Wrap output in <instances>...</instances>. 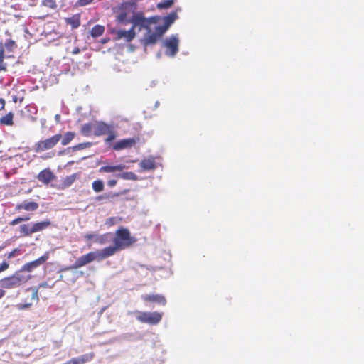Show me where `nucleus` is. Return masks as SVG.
Listing matches in <instances>:
<instances>
[{"instance_id": "7ed1b4c3", "label": "nucleus", "mask_w": 364, "mask_h": 364, "mask_svg": "<svg viewBox=\"0 0 364 364\" xmlns=\"http://www.w3.org/2000/svg\"><path fill=\"white\" fill-rule=\"evenodd\" d=\"M136 319L143 323H147L151 326L157 325L160 323L163 317L162 312H148V311H136Z\"/></svg>"}, {"instance_id": "2f4dec72", "label": "nucleus", "mask_w": 364, "mask_h": 364, "mask_svg": "<svg viewBox=\"0 0 364 364\" xmlns=\"http://www.w3.org/2000/svg\"><path fill=\"white\" fill-rule=\"evenodd\" d=\"M92 146V143L90 142H85V143H81V144H78L75 146H73L72 147V149L73 151H78V150H82V149H87V148H89Z\"/></svg>"}, {"instance_id": "b1692460", "label": "nucleus", "mask_w": 364, "mask_h": 364, "mask_svg": "<svg viewBox=\"0 0 364 364\" xmlns=\"http://www.w3.org/2000/svg\"><path fill=\"white\" fill-rule=\"evenodd\" d=\"M81 133L86 136L92 134L94 135V124L87 123L83 124L81 127Z\"/></svg>"}, {"instance_id": "37998d69", "label": "nucleus", "mask_w": 364, "mask_h": 364, "mask_svg": "<svg viewBox=\"0 0 364 364\" xmlns=\"http://www.w3.org/2000/svg\"><path fill=\"white\" fill-rule=\"evenodd\" d=\"M117 181L115 179H110L107 181V186L109 187H114L117 185Z\"/></svg>"}, {"instance_id": "a18cd8bd", "label": "nucleus", "mask_w": 364, "mask_h": 364, "mask_svg": "<svg viewBox=\"0 0 364 364\" xmlns=\"http://www.w3.org/2000/svg\"><path fill=\"white\" fill-rule=\"evenodd\" d=\"M5 104H6L5 100L3 98H0V111L4 109Z\"/></svg>"}, {"instance_id": "6e6552de", "label": "nucleus", "mask_w": 364, "mask_h": 364, "mask_svg": "<svg viewBox=\"0 0 364 364\" xmlns=\"http://www.w3.org/2000/svg\"><path fill=\"white\" fill-rule=\"evenodd\" d=\"M140 140L139 136H134L132 138L123 139L116 142L112 148L115 151H120L125 149H129L136 145Z\"/></svg>"}, {"instance_id": "423d86ee", "label": "nucleus", "mask_w": 364, "mask_h": 364, "mask_svg": "<svg viewBox=\"0 0 364 364\" xmlns=\"http://www.w3.org/2000/svg\"><path fill=\"white\" fill-rule=\"evenodd\" d=\"M136 9V4L134 2H124L121 6V11L117 16V21L124 24L127 25L130 23L131 18H128L127 10H134Z\"/></svg>"}, {"instance_id": "c9c22d12", "label": "nucleus", "mask_w": 364, "mask_h": 364, "mask_svg": "<svg viewBox=\"0 0 364 364\" xmlns=\"http://www.w3.org/2000/svg\"><path fill=\"white\" fill-rule=\"evenodd\" d=\"M147 300L153 302H158L161 305H165L166 301L164 297H146Z\"/></svg>"}, {"instance_id": "7c9ffc66", "label": "nucleus", "mask_w": 364, "mask_h": 364, "mask_svg": "<svg viewBox=\"0 0 364 364\" xmlns=\"http://www.w3.org/2000/svg\"><path fill=\"white\" fill-rule=\"evenodd\" d=\"M41 4L53 10L56 9L58 7L56 0H43Z\"/></svg>"}, {"instance_id": "dca6fc26", "label": "nucleus", "mask_w": 364, "mask_h": 364, "mask_svg": "<svg viewBox=\"0 0 364 364\" xmlns=\"http://www.w3.org/2000/svg\"><path fill=\"white\" fill-rule=\"evenodd\" d=\"M95 357V353L91 352L82 355L78 358H73L66 362L67 364H85L91 361Z\"/></svg>"}, {"instance_id": "f257e3e1", "label": "nucleus", "mask_w": 364, "mask_h": 364, "mask_svg": "<svg viewBox=\"0 0 364 364\" xmlns=\"http://www.w3.org/2000/svg\"><path fill=\"white\" fill-rule=\"evenodd\" d=\"M136 238L131 236L130 232L127 228L120 227L115 232L113 246H109L101 250L90 252L77 259L71 267L72 269H77L93 261H102L112 255L117 251L129 247L136 242Z\"/></svg>"}, {"instance_id": "9b49d317", "label": "nucleus", "mask_w": 364, "mask_h": 364, "mask_svg": "<svg viewBox=\"0 0 364 364\" xmlns=\"http://www.w3.org/2000/svg\"><path fill=\"white\" fill-rule=\"evenodd\" d=\"M37 179L44 185H48L55 179V176L50 168H45L38 174Z\"/></svg>"}, {"instance_id": "2eb2a0df", "label": "nucleus", "mask_w": 364, "mask_h": 364, "mask_svg": "<svg viewBox=\"0 0 364 364\" xmlns=\"http://www.w3.org/2000/svg\"><path fill=\"white\" fill-rule=\"evenodd\" d=\"M136 33L133 28L129 31L119 30L116 31V40L124 38L127 42H131L135 38Z\"/></svg>"}, {"instance_id": "0eeeda50", "label": "nucleus", "mask_w": 364, "mask_h": 364, "mask_svg": "<svg viewBox=\"0 0 364 364\" xmlns=\"http://www.w3.org/2000/svg\"><path fill=\"white\" fill-rule=\"evenodd\" d=\"M178 39L176 36H171L164 41V46L166 48V54L173 57L178 51Z\"/></svg>"}, {"instance_id": "412c9836", "label": "nucleus", "mask_w": 364, "mask_h": 364, "mask_svg": "<svg viewBox=\"0 0 364 364\" xmlns=\"http://www.w3.org/2000/svg\"><path fill=\"white\" fill-rule=\"evenodd\" d=\"M14 114L10 112L0 117V124L4 126H13Z\"/></svg>"}, {"instance_id": "f8f14e48", "label": "nucleus", "mask_w": 364, "mask_h": 364, "mask_svg": "<svg viewBox=\"0 0 364 364\" xmlns=\"http://www.w3.org/2000/svg\"><path fill=\"white\" fill-rule=\"evenodd\" d=\"M177 18L178 15L176 12H171L168 16H165L164 18V24L161 26H157L159 27V33L161 34H164Z\"/></svg>"}, {"instance_id": "f3484780", "label": "nucleus", "mask_w": 364, "mask_h": 364, "mask_svg": "<svg viewBox=\"0 0 364 364\" xmlns=\"http://www.w3.org/2000/svg\"><path fill=\"white\" fill-rule=\"evenodd\" d=\"M64 20L66 25L70 26L71 29L74 30L80 26L81 16L80 14H75L70 17L65 18Z\"/></svg>"}, {"instance_id": "39448f33", "label": "nucleus", "mask_w": 364, "mask_h": 364, "mask_svg": "<svg viewBox=\"0 0 364 364\" xmlns=\"http://www.w3.org/2000/svg\"><path fill=\"white\" fill-rule=\"evenodd\" d=\"M130 23H132V28L134 31L136 27H139V30L144 28L147 31H151V24L156 23L154 18H146L141 12L134 14L132 18Z\"/></svg>"}, {"instance_id": "a211bd4d", "label": "nucleus", "mask_w": 364, "mask_h": 364, "mask_svg": "<svg viewBox=\"0 0 364 364\" xmlns=\"http://www.w3.org/2000/svg\"><path fill=\"white\" fill-rule=\"evenodd\" d=\"M141 171H153L156 168V162L153 158L144 159L139 163Z\"/></svg>"}, {"instance_id": "473e14b6", "label": "nucleus", "mask_w": 364, "mask_h": 364, "mask_svg": "<svg viewBox=\"0 0 364 364\" xmlns=\"http://www.w3.org/2000/svg\"><path fill=\"white\" fill-rule=\"evenodd\" d=\"M173 0H164L158 4L159 9H168L173 4Z\"/></svg>"}, {"instance_id": "ea45409f", "label": "nucleus", "mask_w": 364, "mask_h": 364, "mask_svg": "<svg viewBox=\"0 0 364 364\" xmlns=\"http://www.w3.org/2000/svg\"><path fill=\"white\" fill-rule=\"evenodd\" d=\"M41 288H50V287L48 285L47 283L40 284L37 288L33 289V294L36 296L38 294L40 289H41Z\"/></svg>"}, {"instance_id": "09e8293b", "label": "nucleus", "mask_w": 364, "mask_h": 364, "mask_svg": "<svg viewBox=\"0 0 364 364\" xmlns=\"http://www.w3.org/2000/svg\"><path fill=\"white\" fill-rule=\"evenodd\" d=\"M4 291L2 290H0V296H3Z\"/></svg>"}, {"instance_id": "4be33fe9", "label": "nucleus", "mask_w": 364, "mask_h": 364, "mask_svg": "<svg viewBox=\"0 0 364 364\" xmlns=\"http://www.w3.org/2000/svg\"><path fill=\"white\" fill-rule=\"evenodd\" d=\"M77 178H79V173H73L66 176L62 181L63 188L70 187Z\"/></svg>"}, {"instance_id": "1a4fd4ad", "label": "nucleus", "mask_w": 364, "mask_h": 364, "mask_svg": "<svg viewBox=\"0 0 364 364\" xmlns=\"http://www.w3.org/2000/svg\"><path fill=\"white\" fill-rule=\"evenodd\" d=\"M48 259V254L46 253L37 259L26 263L19 271H21V273L23 272H31L33 271L35 269L44 264Z\"/></svg>"}, {"instance_id": "49530a36", "label": "nucleus", "mask_w": 364, "mask_h": 364, "mask_svg": "<svg viewBox=\"0 0 364 364\" xmlns=\"http://www.w3.org/2000/svg\"><path fill=\"white\" fill-rule=\"evenodd\" d=\"M80 50L78 47H75L73 48V51H72V54L73 55H77L80 53Z\"/></svg>"}, {"instance_id": "5701e85b", "label": "nucleus", "mask_w": 364, "mask_h": 364, "mask_svg": "<svg viewBox=\"0 0 364 364\" xmlns=\"http://www.w3.org/2000/svg\"><path fill=\"white\" fill-rule=\"evenodd\" d=\"M105 27L102 25H95L90 31V35L93 38H97L103 35Z\"/></svg>"}, {"instance_id": "f03ea898", "label": "nucleus", "mask_w": 364, "mask_h": 364, "mask_svg": "<svg viewBox=\"0 0 364 364\" xmlns=\"http://www.w3.org/2000/svg\"><path fill=\"white\" fill-rule=\"evenodd\" d=\"M31 276L21 273V271H16L14 274L3 278L0 280V286L4 289H15L21 287L27 282Z\"/></svg>"}, {"instance_id": "c03bdc74", "label": "nucleus", "mask_w": 364, "mask_h": 364, "mask_svg": "<svg viewBox=\"0 0 364 364\" xmlns=\"http://www.w3.org/2000/svg\"><path fill=\"white\" fill-rule=\"evenodd\" d=\"M96 242H98L100 244H103L105 242V238L103 236H98L96 237L95 240Z\"/></svg>"}, {"instance_id": "58836bf2", "label": "nucleus", "mask_w": 364, "mask_h": 364, "mask_svg": "<svg viewBox=\"0 0 364 364\" xmlns=\"http://www.w3.org/2000/svg\"><path fill=\"white\" fill-rule=\"evenodd\" d=\"M94 0H78L76 4L79 6H85L92 3Z\"/></svg>"}, {"instance_id": "4c0bfd02", "label": "nucleus", "mask_w": 364, "mask_h": 364, "mask_svg": "<svg viewBox=\"0 0 364 364\" xmlns=\"http://www.w3.org/2000/svg\"><path fill=\"white\" fill-rule=\"evenodd\" d=\"M20 254H21V250L18 248H15L6 255V257H7V259H11V258L20 255Z\"/></svg>"}, {"instance_id": "8fccbe9b", "label": "nucleus", "mask_w": 364, "mask_h": 364, "mask_svg": "<svg viewBox=\"0 0 364 364\" xmlns=\"http://www.w3.org/2000/svg\"><path fill=\"white\" fill-rule=\"evenodd\" d=\"M4 248V246H0V252Z\"/></svg>"}, {"instance_id": "603ef678", "label": "nucleus", "mask_w": 364, "mask_h": 364, "mask_svg": "<svg viewBox=\"0 0 364 364\" xmlns=\"http://www.w3.org/2000/svg\"><path fill=\"white\" fill-rule=\"evenodd\" d=\"M102 198V196H99L97 198L101 199Z\"/></svg>"}, {"instance_id": "864d4df0", "label": "nucleus", "mask_w": 364, "mask_h": 364, "mask_svg": "<svg viewBox=\"0 0 364 364\" xmlns=\"http://www.w3.org/2000/svg\"><path fill=\"white\" fill-rule=\"evenodd\" d=\"M1 144V141L0 140V144Z\"/></svg>"}, {"instance_id": "bb28decb", "label": "nucleus", "mask_w": 364, "mask_h": 364, "mask_svg": "<svg viewBox=\"0 0 364 364\" xmlns=\"http://www.w3.org/2000/svg\"><path fill=\"white\" fill-rule=\"evenodd\" d=\"M20 232L22 236L28 237L33 235L32 225L29 227L28 224H23L20 226Z\"/></svg>"}, {"instance_id": "393cba45", "label": "nucleus", "mask_w": 364, "mask_h": 364, "mask_svg": "<svg viewBox=\"0 0 364 364\" xmlns=\"http://www.w3.org/2000/svg\"><path fill=\"white\" fill-rule=\"evenodd\" d=\"M75 136V133L73 132H67L61 138V144L63 146L68 145Z\"/></svg>"}, {"instance_id": "f704fd0d", "label": "nucleus", "mask_w": 364, "mask_h": 364, "mask_svg": "<svg viewBox=\"0 0 364 364\" xmlns=\"http://www.w3.org/2000/svg\"><path fill=\"white\" fill-rule=\"evenodd\" d=\"M129 191V189H124L122 191H119V192H115V193H110L109 194H107V196H106V198H116V197H119L122 195H124V194H126Z\"/></svg>"}, {"instance_id": "c756f323", "label": "nucleus", "mask_w": 364, "mask_h": 364, "mask_svg": "<svg viewBox=\"0 0 364 364\" xmlns=\"http://www.w3.org/2000/svg\"><path fill=\"white\" fill-rule=\"evenodd\" d=\"M38 297H32L31 302L25 303V304H18L16 305V307L19 310H24L26 309L30 308L33 304V303H35L36 304H38Z\"/></svg>"}, {"instance_id": "79ce46f5", "label": "nucleus", "mask_w": 364, "mask_h": 364, "mask_svg": "<svg viewBox=\"0 0 364 364\" xmlns=\"http://www.w3.org/2000/svg\"><path fill=\"white\" fill-rule=\"evenodd\" d=\"M97 237V235L96 234H92V233L86 234L84 236L85 239L87 240H92V239L96 240Z\"/></svg>"}, {"instance_id": "cd10ccee", "label": "nucleus", "mask_w": 364, "mask_h": 364, "mask_svg": "<svg viewBox=\"0 0 364 364\" xmlns=\"http://www.w3.org/2000/svg\"><path fill=\"white\" fill-rule=\"evenodd\" d=\"M104 183L102 180L97 179L94 181L92 183V188L96 193L102 192L104 190Z\"/></svg>"}, {"instance_id": "3c124183", "label": "nucleus", "mask_w": 364, "mask_h": 364, "mask_svg": "<svg viewBox=\"0 0 364 364\" xmlns=\"http://www.w3.org/2000/svg\"><path fill=\"white\" fill-rule=\"evenodd\" d=\"M48 157H51V156H47V157H42V158H43V159H47V158H48Z\"/></svg>"}, {"instance_id": "a19ab883", "label": "nucleus", "mask_w": 364, "mask_h": 364, "mask_svg": "<svg viewBox=\"0 0 364 364\" xmlns=\"http://www.w3.org/2000/svg\"><path fill=\"white\" fill-rule=\"evenodd\" d=\"M9 267V262L4 261L0 264V273L7 270Z\"/></svg>"}, {"instance_id": "ddd939ff", "label": "nucleus", "mask_w": 364, "mask_h": 364, "mask_svg": "<svg viewBox=\"0 0 364 364\" xmlns=\"http://www.w3.org/2000/svg\"><path fill=\"white\" fill-rule=\"evenodd\" d=\"M38 203L35 201L24 200L16 205L15 210L18 212L26 210L28 212L36 211L38 208Z\"/></svg>"}, {"instance_id": "e433bc0d", "label": "nucleus", "mask_w": 364, "mask_h": 364, "mask_svg": "<svg viewBox=\"0 0 364 364\" xmlns=\"http://www.w3.org/2000/svg\"><path fill=\"white\" fill-rule=\"evenodd\" d=\"M30 219L29 217H25V218H23V217H18L15 219H14L13 220H11L10 222V225H16L23 221H26V220H28Z\"/></svg>"}, {"instance_id": "c85d7f7f", "label": "nucleus", "mask_w": 364, "mask_h": 364, "mask_svg": "<svg viewBox=\"0 0 364 364\" xmlns=\"http://www.w3.org/2000/svg\"><path fill=\"white\" fill-rule=\"evenodd\" d=\"M107 135V138L105 139V142L107 144L112 141L113 140H114L117 136V132L116 130L114 129L113 126H112L109 129V132H107L106 134Z\"/></svg>"}, {"instance_id": "4468645a", "label": "nucleus", "mask_w": 364, "mask_h": 364, "mask_svg": "<svg viewBox=\"0 0 364 364\" xmlns=\"http://www.w3.org/2000/svg\"><path fill=\"white\" fill-rule=\"evenodd\" d=\"M111 127L112 125H109L102 121L96 122L94 123V135L96 136L105 135L109 132Z\"/></svg>"}, {"instance_id": "6ab92c4d", "label": "nucleus", "mask_w": 364, "mask_h": 364, "mask_svg": "<svg viewBox=\"0 0 364 364\" xmlns=\"http://www.w3.org/2000/svg\"><path fill=\"white\" fill-rule=\"evenodd\" d=\"M126 166L124 164H118L115 166H103L100 168L99 172L100 173H114L117 171H123Z\"/></svg>"}, {"instance_id": "72a5a7b5", "label": "nucleus", "mask_w": 364, "mask_h": 364, "mask_svg": "<svg viewBox=\"0 0 364 364\" xmlns=\"http://www.w3.org/2000/svg\"><path fill=\"white\" fill-rule=\"evenodd\" d=\"M4 49L2 46H0V70H6V68L4 63Z\"/></svg>"}, {"instance_id": "9d476101", "label": "nucleus", "mask_w": 364, "mask_h": 364, "mask_svg": "<svg viewBox=\"0 0 364 364\" xmlns=\"http://www.w3.org/2000/svg\"><path fill=\"white\" fill-rule=\"evenodd\" d=\"M164 34H161L159 31V27L155 28V32L152 33L147 31V33L144 36L141 40L142 44L144 46L155 45L158 40L162 37Z\"/></svg>"}, {"instance_id": "a878e982", "label": "nucleus", "mask_w": 364, "mask_h": 364, "mask_svg": "<svg viewBox=\"0 0 364 364\" xmlns=\"http://www.w3.org/2000/svg\"><path fill=\"white\" fill-rule=\"evenodd\" d=\"M117 178L124 179V180H131V181H137L138 176L133 172L128 171L124 172L122 173L117 174L116 176Z\"/></svg>"}, {"instance_id": "de8ad7c7", "label": "nucleus", "mask_w": 364, "mask_h": 364, "mask_svg": "<svg viewBox=\"0 0 364 364\" xmlns=\"http://www.w3.org/2000/svg\"><path fill=\"white\" fill-rule=\"evenodd\" d=\"M107 39H103V40L102 41V43H107Z\"/></svg>"}, {"instance_id": "20e7f679", "label": "nucleus", "mask_w": 364, "mask_h": 364, "mask_svg": "<svg viewBox=\"0 0 364 364\" xmlns=\"http://www.w3.org/2000/svg\"><path fill=\"white\" fill-rule=\"evenodd\" d=\"M62 138L61 134H55L49 138L40 140L34 145V151L36 153L46 151L53 149Z\"/></svg>"}, {"instance_id": "aec40b11", "label": "nucleus", "mask_w": 364, "mask_h": 364, "mask_svg": "<svg viewBox=\"0 0 364 364\" xmlns=\"http://www.w3.org/2000/svg\"><path fill=\"white\" fill-rule=\"evenodd\" d=\"M51 222L49 220L38 222L32 225L33 233L43 231L50 227Z\"/></svg>"}]
</instances>
